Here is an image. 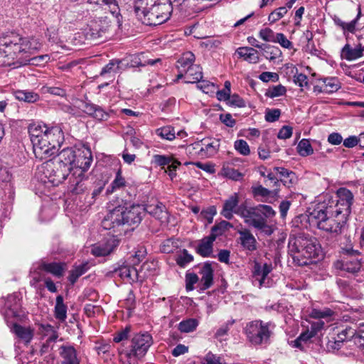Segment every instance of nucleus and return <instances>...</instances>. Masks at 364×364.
<instances>
[{"label": "nucleus", "mask_w": 364, "mask_h": 364, "mask_svg": "<svg viewBox=\"0 0 364 364\" xmlns=\"http://www.w3.org/2000/svg\"><path fill=\"white\" fill-rule=\"evenodd\" d=\"M252 193L253 197L258 201L266 202V198H268L271 191L261 185H257L252 187Z\"/></svg>", "instance_id": "79ce46f5"}, {"label": "nucleus", "mask_w": 364, "mask_h": 364, "mask_svg": "<svg viewBox=\"0 0 364 364\" xmlns=\"http://www.w3.org/2000/svg\"><path fill=\"white\" fill-rule=\"evenodd\" d=\"M122 61L117 59L111 60L105 67L102 68L100 75H105L106 74L116 73L119 70V65Z\"/></svg>", "instance_id": "3c124183"}, {"label": "nucleus", "mask_w": 364, "mask_h": 364, "mask_svg": "<svg viewBox=\"0 0 364 364\" xmlns=\"http://www.w3.org/2000/svg\"><path fill=\"white\" fill-rule=\"evenodd\" d=\"M144 213L146 212L162 223L167 220L168 213L162 203L156 202L153 204H147L144 207Z\"/></svg>", "instance_id": "b1692460"}, {"label": "nucleus", "mask_w": 364, "mask_h": 364, "mask_svg": "<svg viewBox=\"0 0 364 364\" xmlns=\"http://www.w3.org/2000/svg\"><path fill=\"white\" fill-rule=\"evenodd\" d=\"M92 162V155L89 147L83 146L82 149H78L74 164L73 175H83L90 168Z\"/></svg>", "instance_id": "2eb2a0df"}, {"label": "nucleus", "mask_w": 364, "mask_h": 364, "mask_svg": "<svg viewBox=\"0 0 364 364\" xmlns=\"http://www.w3.org/2000/svg\"><path fill=\"white\" fill-rule=\"evenodd\" d=\"M43 92L50 93L53 95L64 97L66 95V91L63 88L60 87H50L45 86L43 87Z\"/></svg>", "instance_id": "0e129e2a"}, {"label": "nucleus", "mask_w": 364, "mask_h": 364, "mask_svg": "<svg viewBox=\"0 0 364 364\" xmlns=\"http://www.w3.org/2000/svg\"><path fill=\"white\" fill-rule=\"evenodd\" d=\"M356 329L352 327H346L337 335V339L334 341L333 348H340L343 342L348 339L353 338L355 341Z\"/></svg>", "instance_id": "72a5a7b5"}, {"label": "nucleus", "mask_w": 364, "mask_h": 364, "mask_svg": "<svg viewBox=\"0 0 364 364\" xmlns=\"http://www.w3.org/2000/svg\"><path fill=\"white\" fill-rule=\"evenodd\" d=\"M156 134L164 139L171 141L176 138V132L173 127L166 126L161 127L156 131Z\"/></svg>", "instance_id": "8fccbe9b"}, {"label": "nucleus", "mask_w": 364, "mask_h": 364, "mask_svg": "<svg viewBox=\"0 0 364 364\" xmlns=\"http://www.w3.org/2000/svg\"><path fill=\"white\" fill-rule=\"evenodd\" d=\"M235 214L242 218L249 226L265 231L267 228L269 229L267 218L274 217L276 212L268 205L248 207L246 203H242L235 210Z\"/></svg>", "instance_id": "423d86ee"}, {"label": "nucleus", "mask_w": 364, "mask_h": 364, "mask_svg": "<svg viewBox=\"0 0 364 364\" xmlns=\"http://www.w3.org/2000/svg\"><path fill=\"white\" fill-rule=\"evenodd\" d=\"M160 58H156L155 60H146L144 59V56L143 54H139L136 55L132 56L130 60V63L132 67H144L147 65H154L156 63L160 62Z\"/></svg>", "instance_id": "4c0bfd02"}, {"label": "nucleus", "mask_w": 364, "mask_h": 364, "mask_svg": "<svg viewBox=\"0 0 364 364\" xmlns=\"http://www.w3.org/2000/svg\"><path fill=\"white\" fill-rule=\"evenodd\" d=\"M286 92H287V89L284 86H283L282 85H275V86H272V87H269L267 90L266 96L271 97V98H274V97H280V96L285 95Z\"/></svg>", "instance_id": "864d4df0"}, {"label": "nucleus", "mask_w": 364, "mask_h": 364, "mask_svg": "<svg viewBox=\"0 0 364 364\" xmlns=\"http://www.w3.org/2000/svg\"><path fill=\"white\" fill-rule=\"evenodd\" d=\"M136 299L134 291L130 289L127 295V297L123 301L124 306L129 311H131L135 308Z\"/></svg>", "instance_id": "052dcab7"}, {"label": "nucleus", "mask_w": 364, "mask_h": 364, "mask_svg": "<svg viewBox=\"0 0 364 364\" xmlns=\"http://www.w3.org/2000/svg\"><path fill=\"white\" fill-rule=\"evenodd\" d=\"M21 301V298L18 293L9 295L4 299L2 311L7 322L10 318H18L23 315Z\"/></svg>", "instance_id": "ddd939ff"}, {"label": "nucleus", "mask_w": 364, "mask_h": 364, "mask_svg": "<svg viewBox=\"0 0 364 364\" xmlns=\"http://www.w3.org/2000/svg\"><path fill=\"white\" fill-rule=\"evenodd\" d=\"M70 172L66 166L58 164L53 159L47 160L38 166L36 177L42 183H50L52 186H58L69 176Z\"/></svg>", "instance_id": "0eeeda50"}, {"label": "nucleus", "mask_w": 364, "mask_h": 364, "mask_svg": "<svg viewBox=\"0 0 364 364\" xmlns=\"http://www.w3.org/2000/svg\"><path fill=\"white\" fill-rule=\"evenodd\" d=\"M134 10L144 24L158 26L170 18L173 6L169 0H134Z\"/></svg>", "instance_id": "20e7f679"}, {"label": "nucleus", "mask_w": 364, "mask_h": 364, "mask_svg": "<svg viewBox=\"0 0 364 364\" xmlns=\"http://www.w3.org/2000/svg\"><path fill=\"white\" fill-rule=\"evenodd\" d=\"M287 12V7H279L273 11L268 17L271 23H274L282 18Z\"/></svg>", "instance_id": "4d7b16f0"}, {"label": "nucleus", "mask_w": 364, "mask_h": 364, "mask_svg": "<svg viewBox=\"0 0 364 364\" xmlns=\"http://www.w3.org/2000/svg\"><path fill=\"white\" fill-rule=\"evenodd\" d=\"M12 331L25 343H28L33 337V332L30 328L23 327L17 323H14Z\"/></svg>", "instance_id": "f704fd0d"}, {"label": "nucleus", "mask_w": 364, "mask_h": 364, "mask_svg": "<svg viewBox=\"0 0 364 364\" xmlns=\"http://www.w3.org/2000/svg\"><path fill=\"white\" fill-rule=\"evenodd\" d=\"M238 202L237 193H234L225 200L221 213L226 219L230 220L233 217V213H235V210L240 206Z\"/></svg>", "instance_id": "cd10ccee"}, {"label": "nucleus", "mask_w": 364, "mask_h": 364, "mask_svg": "<svg viewBox=\"0 0 364 364\" xmlns=\"http://www.w3.org/2000/svg\"><path fill=\"white\" fill-rule=\"evenodd\" d=\"M126 181L125 178L122 176L121 169H118L116 173V176L113 181L111 183L110 186L107 190V193H113L117 190H119L126 186Z\"/></svg>", "instance_id": "ea45409f"}, {"label": "nucleus", "mask_w": 364, "mask_h": 364, "mask_svg": "<svg viewBox=\"0 0 364 364\" xmlns=\"http://www.w3.org/2000/svg\"><path fill=\"white\" fill-rule=\"evenodd\" d=\"M175 161L176 159L169 155L154 154L152 156L151 163L156 166H160L164 168L166 166H167V167L169 166L172 162Z\"/></svg>", "instance_id": "37998d69"}, {"label": "nucleus", "mask_w": 364, "mask_h": 364, "mask_svg": "<svg viewBox=\"0 0 364 364\" xmlns=\"http://www.w3.org/2000/svg\"><path fill=\"white\" fill-rule=\"evenodd\" d=\"M281 111L279 109H267L265 112V120L268 122H274L280 117Z\"/></svg>", "instance_id": "bf43d9fd"}, {"label": "nucleus", "mask_w": 364, "mask_h": 364, "mask_svg": "<svg viewBox=\"0 0 364 364\" xmlns=\"http://www.w3.org/2000/svg\"><path fill=\"white\" fill-rule=\"evenodd\" d=\"M198 325L196 318L183 320L178 325V330L182 333H190L195 331Z\"/></svg>", "instance_id": "49530a36"}, {"label": "nucleus", "mask_w": 364, "mask_h": 364, "mask_svg": "<svg viewBox=\"0 0 364 364\" xmlns=\"http://www.w3.org/2000/svg\"><path fill=\"white\" fill-rule=\"evenodd\" d=\"M195 60V56L191 52H186L176 62V68L178 70L177 79L183 77L186 70L191 67L193 66V62Z\"/></svg>", "instance_id": "393cba45"}, {"label": "nucleus", "mask_w": 364, "mask_h": 364, "mask_svg": "<svg viewBox=\"0 0 364 364\" xmlns=\"http://www.w3.org/2000/svg\"><path fill=\"white\" fill-rule=\"evenodd\" d=\"M274 43H279L284 48L290 49L292 48V43L282 33H277Z\"/></svg>", "instance_id": "69168bd1"}, {"label": "nucleus", "mask_w": 364, "mask_h": 364, "mask_svg": "<svg viewBox=\"0 0 364 364\" xmlns=\"http://www.w3.org/2000/svg\"><path fill=\"white\" fill-rule=\"evenodd\" d=\"M299 154L301 156H307L314 153L312 146L307 139H302L296 147Z\"/></svg>", "instance_id": "09e8293b"}, {"label": "nucleus", "mask_w": 364, "mask_h": 364, "mask_svg": "<svg viewBox=\"0 0 364 364\" xmlns=\"http://www.w3.org/2000/svg\"><path fill=\"white\" fill-rule=\"evenodd\" d=\"M14 95L18 100L28 103L36 102L40 98L37 93L27 90H17L15 92Z\"/></svg>", "instance_id": "e433bc0d"}, {"label": "nucleus", "mask_w": 364, "mask_h": 364, "mask_svg": "<svg viewBox=\"0 0 364 364\" xmlns=\"http://www.w3.org/2000/svg\"><path fill=\"white\" fill-rule=\"evenodd\" d=\"M334 312L329 308L325 307L322 309L314 308L309 313V316L313 318L321 320V318H327L331 317Z\"/></svg>", "instance_id": "de8ad7c7"}, {"label": "nucleus", "mask_w": 364, "mask_h": 364, "mask_svg": "<svg viewBox=\"0 0 364 364\" xmlns=\"http://www.w3.org/2000/svg\"><path fill=\"white\" fill-rule=\"evenodd\" d=\"M273 326L270 323L256 320L249 322L245 327L247 340L254 346L265 345L269 343Z\"/></svg>", "instance_id": "1a4fd4ad"}, {"label": "nucleus", "mask_w": 364, "mask_h": 364, "mask_svg": "<svg viewBox=\"0 0 364 364\" xmlns=\"http://www.w3.org/2000/svg\"><path fill=\"white\" fill-rule=\"evenodd\" d=\"M41 269L60 278L63 275L65 264L63 262H43L41 264Z\"/></svg>", "instance_id": "7c9ffc66"}, {"label": "nucleus", "mask_w": 364, "mask_h": 364, "mask_svg": "<svg viewBox=\"0 0 364 364\" xmlns=\"http://www.w3.org/2000/svg\"><path fill=\"white\" fill-rule=\"evenodd\" d=\"M85 9L88 12L98 9L107 10L113 16L119 14V8L116 0H86L84 4Z\"/></svg>", "instance_id": "dca6fc26"}, {"label": "nucleus", "mask_w": 364, "mask_h": 364, "mask_svg": "<svg viewBox=\"0 0 364 364\" xmlns=\"http://www.w3.org/2000/svg\"><path fill=\"white\" fill-rule=\"evenodd\" d=\"M361 16L360 8H358V11L356 17L350 22H344L341 19L337 18L334 19L336 26L341 28L343 35L348 38V33H355L357 31L360 30L362 26L358 23Z\"/></svg>", "instance_id": "412c9836"}, {"label": "nucleus", "mask_w": 364, "mask_h": 364, "mask_svg": "<svg viewBox=\"0 0 364 364\" xmlns=\"http://www.w3.org/2000/svg\"><path fill=\"white\" fill-rule=\"evenodd\" d=\"M123 216L126 226L140 223L144 215V206L141 205H132L129 207L123 206Z\"/></svg>", "instance_id": "f3484780"}, {"label": "nucleus", "mask_w": 364, "mask_h": 364, "mask_svg": "<svg viewBox=\"0 0 364 364\" xmlns=\"http://www.w3.org/2000/svg\"><path fill=\"white\" fill-rule=\"evenodd\" d=\"M87 263L81 264L78 266L75 267V268L70 271V275L68 277L69 282L72 284H74L77 280V279L83 274H85L87 271Z\"/></svg>", "instance_id": "a18cd8bd"}, {"label": "nucleus", "mask_w": 364, "mask_h": 364, "mask_svg": "<svg viewBox=\"0 0 364 364\" xmlns=\"http://www.w3.org/2000/svg\"><path fill=\"white\" fill-rule=\"evenodd\" d=\"M234 146L237 151L243 156H248L250 154L249 145L243 139L236 140Z\"/></svg>", "instance_id": "5fc2aeb1"}, {"label": "nucleus", "mask_w": 364, "mask_h": 364, "mask_svg": "<svg viewBox=\"0 0 364 364\" xmlns=\"http://www.w3.org/2000/svg\"><path fill=\"white\" fill-rule=\"evenodd\" d=\"M123 206L118 205L111 210L102 220V227L112 231L114 234L120 235L125 231V223L123 216Z\"/></svg>", "instance_id": "9b49d317"}, {"label": "nucleus", "mask_w": 364, "mask_h": 364, "mask_svg": "<svg viewBox=\"0 0 364 364\" xmlns=\"http://www.w3.org/2000/svg\"><path fill=\"white\" fill-rule=\"evenodd\" d=\"M272 270V264L264 263L262 264L258 262H255L252 270L253 283L255 286L261 288L268 274Z\"/></svg>", "instance_id": "a211bd4d"}, {"label": "nucleus", "mask_w": 364, "mask_h": 364, "mask_svg": "<svg viewBox=\"0 0 364 364\" xmlns=\"http://www.w3.org/2000/svg\"><path fill=\"white\" fill-rule=\"evenodd\" d=\"M153 344V338L147 332L135 334L131 340L129 347L119 350L127 359H141Z\"/></svg>", "instance_id": "6e6552de"}, {"label": "nucleus", "mask_w": 364, "mask_h": 364, "mask_svg": "<svg viewBox=\"0 0 364 364\" xmlns=\"http://www.w3.org/2000/svg\"><path fill=\"white\" fill-rule=\"evenodd\" d=\"M236 53L250 63H257L259 61L258 51L252 47H240L236 50Z\"/></svg>", "instance_id": "c85d7f7f"}, {"label": "nucleus", "mask_w": 364, "mask_h": 364, "mask_svg": "<svg viewBox=\"0 0 364 364\" xmlns=\"http://www.w3.org/2000/svg\"><path fill=\"white\" fill-rule=\"evenodd\" d=\"M364 43L360 41L358 45L353 48L348 43L346 44L341 50V57L346 60H356L363 55Z\"/></svg>", "instance_id": "5701e85b"}, {"label": "nucleus", "mask_w": 364, "mask_h": 364, "mask_svg": "<svg viewBox=\"0 0 364 364\" xmlns=\"http://www.w3.org/2000/svg\"><path fill=\"white\" fill-rule=\"evenodd\" d=\"M110 22L107 18H101L91 20L83 29V33L87 39L95 40L102 37H107Z\"/></svg>", "instance_id": "f8f14e48"}, {"label": "nucleus", "mask_w": 364, "mask_h": 364, "mask_svg": "<svg viewBox=\"0 0 364 364\" xmlns=\"http://www.w3.org/2000/svg\"><path fill=\"white\" fill-rule=\"evenodd\" d=\"M262 55L270 61H274L276 59L282 56L281 50L276 46L265 44L262 49Z\"/></svg>", "instance_id": "58836bf2"}, {"label": "nucleus", "mask_w": 364, "mask_h": 364, "mask_svg": "<svg viewBox=\"0 0 364 364\" xmlns=\"http://www.w3.org/2000/svg\"><path fill=\"white\" fill-rule=\"evenodd\" d=\"M118 241L115 239L108 240L105 243L95 245L92 248V253L97 257L106 256L109 255L117 246Z\"/></svg>", "instance_id": "a878e982"}, {"label": "nucleus", "mask_w": 364, "mask_h": 364, "mask_svg": "<svg viewBox=\"0 0 364 364\" xmlns=\"http://www.w3.org/2000/svg\"><path fill=\"white\" fill-rule=\"evenodd\" d=\"M76 153L74 150L70 148L63 149L57 156L53 159L57 161V163L61 166H65L70 173L74 168V164L75 160Z\"/></svg>", "instance_id": "aec40b11"}, {"label": "nucleus", "mask_w": 364, "mask_h": 364, "mask_svg": "<svg viewBox=\"0 0 364 364\" xmlns=\"http://www.w3.org/2000/svg\"><path fill=\"white\" fill-rule=\"evenodd\" d=\"M41 48V43L36 39L23 37L11 32L0 36V67L14 68L28 63H38L41 60L47 62L48 55L31 58V55Z\"/></svg>", "instance_id": "f03ea898"}, {"label": "nucleus", "mask_w": 364, "mask_h": 364, "mask_svg": "<svg viewBox=\"0 0 364 364\" xmlns=\"http://www.w3.org/2000/svg\"><path fill=\"white\" fill-rule=\"evenodd\" d=\"M343 258L338 261L336 266L338 269L350 274H355L361 268L360 252L353 249L351 245L342 247Z\"/></svg>", "instance_id": "9d476101"}, {"label": "nucleus", "mask_w": 364, "mask_h": 364, "mask_svg": "<svg viewBox=\"0 0 364 364\" xmlns=\"http://www.w3.org/2000/svg\"><path fill=\"white\" fill-rule=\"evenodd\" d=\"M75 107L80 109L86 114L95 118L99 121H106L109 117L110 114L113 113L112 110L105 111L104 109L95 104L90 102L77 100L75 101Z\"/></svg>", "instance_id": "4468645a"}, {"label": "nucleus", "mask_w": 364, "mask_h": 364, "mask_svg": "<svg viewBox=\"0 0 364 364\" xmlns=\"http://www.w3.org/2000/svg\"><path fill=\"white\" fill-rule=\"evenodd\" d=\"M67 310L68 306L63 302V296H57L54 308V316L55 318L60 322L65 321L67 318Z\"/></svg>", "instance_id": "473e14b6"}, {"label": "nucleus", "mask_w": 364, "mask_h": 364, "mask_svg": "<svg viewBox=\"0 0 364 364\" xmlns=\"http://www.w3.org/2000/svg\"><path fill=\"white\" fill-rule=\"evenodd\" d=\"M228 104L236 107H245L246 106L245 100L237 94L230 96Z\"/></svg>", "instance_id": "e2e57ef3"}, {"label": "nucleus", "mask_w": 364, "mask_h": 364, "mask_svg": "<svg viewBox=\"0 0 364 364\" xmlns=\"http://www.w3.org/2000/svg\"><path fill=\"white\" fill-rule=\"evenodd\" d=\"M72 174V176L69 178L70 181V191L74 194H81L86 189L85 181L84 180V174L81 176Z\"/></svg>", "instance_id": "2f4dec72"}, {"label": "nucleus", "mask_w": 364, "mask_h": 364, "mask_svg": "<svg viewBox=\"0 0 364 364\" xmlns=\"http://www.w3.org/2000/svg\"><path fill=\"white\" fill-rule=\"evenodd\" d=\"M276 36L277 33H275L272 29L269 28L261 29L259 32V38L266 42L274 43Z\"/></svg>", "instance_id": "13d9d810"}, {"label": "nucleus", "mask_w": 364, "mask_h": 364, "mask_svg": "<svg viewBox=\"0 0 364 364\" xmlns=\"http://www.w3.org/2000/svg\"><path fill=\"white\" fill-rule=\"evenodd\" d=\"M183 77L187 83H196V87L203 92H205V85L203 81L200 82L203 78V68L200 65H194L186 70Z\"/></svg>", "instance_id": "6ab92c4d"}, {"label": "nucleus", "mask_w": 364, "mask_h": 364, "mask_svg": "<svg viewBox=\"0 0 364 364\" xmlns=\"http://www.w3.org/2000/svg\"><path fill=\"white\" fill-rule=\"evenodd\" d=\"M178 248V240L173 237L165 240L160 246L161 252L166 254L173 253Z\"/></svg>", "instance_id": "c03bdc74"}, {"label": "nucleus", "mask_w": 364, "mask_h": 364, "mask_svg": "<svg viewBox=\"0 0 364 364\" xmlns=\"http://www.w3.org/2000/svg\"><path fill=\"white\" fill-rule=\"evenodd\" d=\"M288 247L294 262L299 266L309 264L311 259H319L321 252L317 239L305 234L291 237Z\"/></svg>", "instance_id": "39448f33"}, {"label": "nucleus", "mask_w": 364, "mask_h": 364, "mask_svg": "<svg viewBox=\"0 0 364 364\" xmlns=\"http://www.w3.org/2000/svg\"><path fill=\"white\" fill-rule=\"evenodd\" d=\"M35 156L40 160L55 155L64 141V134L60 125L48 127L33 123L28 127Z\"/></svg>", "instance_id": "7ed1b4c3"}, {"label": "nucleus", "mask_w": 364, "mask_h": 364, "mask_svg": "<svg viewBox=\"0 0 364 364\" xmlns=\"http://www.w3.org/2000/svg\"><path fill=\"white\" fill-rule=\"evenodd\" d=\"M355 343L360 347L364 348V323L360 324L356 329Z\"/></svg>", "instance_id": "338daca9"}, {"label": "nucleus", "mask_w": 364, "mask_h": 364, "mask_svg": "<svg viewBox=\"0 0 364 364\" xmlns=\"http://www.w3.org/2000/svg\"><path fill=\"white\" fill-rule=\"evenodd\" d=\"M353 201L352 192L346 188H340L336 192V199L314 209L308 215L307 220L311 225L320 230L339 233L351 213Z\"/></svg>", "instance_id": "f257e3e1"}, {"label": "nucleus", "mask_w": 364, "mask_h": 364, "mask_svg": "<svg viewBox=\"0 0 364 364\" xmlns=\"http://www.w3.org/2000/svg\"><path fill=\"white\" fill-rule=\"evenodd\" d=\"M175 260L180 267L185 268L188 264L193 261V256L187 250L183 249L176 252Z\"/></svg>", "instance_id": "c9c22d12"}, {"label": "nucleus", "mask_w": 364, "mask_h": 364, "mask_svg": "<svg viewBox=\"0 0 364 364\" xmlns=\"http://www.w3.org/2000/svg\"><path fill=\"white\" fill-rule=\"evenodd\" d=\"M206 364H226L224 360L211 352L206 354Z\"/></svg>", "instance_id": "774afa93"}, {"label": "nucleus", "mask_w": 364, "mask_h": 364, "mask_svg": "<svg viewBox=\"0 0 364 364\" xmlns=\"http://www.w3.org/2000/svg\"><path fill=\"white\" fill-rule=\"evenodd\" d=\"M198 281V277L196 274L188 272L186 274V289L188 291L193 289V285Z\"/></svg>", "instance_id": "680f3d73"}, {"label": "nucleus", "mask_w": 364, "mask_h": 364, "mask_svg": "<svg viewBox=\"0 0 364 364\" xmlns=\"http://www.w3.org/2000/svg\"><path fill=\"white\" fill-rule=\"evenodd\" d=\"M274 171L279 175V183H282L284 186L290 187L296 179L295 173L283 167H274Z\"/></svg>", "instance_id": "c756f323"}, {"label": "nucleus", "mask_w": 364, "mask_h": 364, "mask_svg": "<svg viewBox=\"0 0 364 364\" xmlns=\"http://www.w3.org/2000/svg\"><path fill=\"white\" fill-rule=\"evenodd\" d=\"M235 320H229L223 324L215 332V338L220 341L225 340L224 336L228 335V332L230 330V327L233 325Z\"/></svg>", "instance_id": "603ef678"}, {"label": "nucleus", "mask_w": 364, "mask_h": 364, "mask_svg": "<svg viewBox=\"0 0 364 364\" xmlns=\"http://www.w3.org/2000/svg\"><path fill=\"white\" fill-rule=\"evenodd\" d=\"M322 82L325 88V93H333L341 88V83L336 77H326L323 79Z\"/></svg>", "instance_id": "a19ab883"}, {"label": "nucleus", "mask_w": 364, "mask_h": 364, "mask_svg": "<svg viewBox=\"0 0 364 364\" xmlns=\"http://www.w3.org/2000/svg\"><path fill=\"white\" fill-rule=\"evenodd\" d=\"M189 34L193 35L196 38L203 39L205 38V32L203 24L199 23H194L190 27Z\"/></svg>", "instance_id": "6e6d98bb"}, {"label": "nucleus", "mask_w": 364, "mask_h": 364, "mask_svg": "<svg viewBox=\"0 0 364 364\" xmlns=\"http://www.w3.org/2000/svg\"><path fill=\"white\" fill-rule=\"evenodd\" d=\"M239 242L245 250L252 252L257 249L256 239L250 230L239 231Z\"/></svg>", "instance_id": "bb28decb"}, {"label": "nucleus", "mask_w": 364, "mask_h": 364, "mask_svg": "<svg viewBox=\"0 0 364 364\" xmlns=\"http://www.w3.org/2000/svg\"><path fill=\"white\" fill-rule=\"evenodd\" d=\"M60 364H80L77 350L71 345H63L59 348Z\"/></svg>", "instance_id": "4be33fe9"}]
</instances>
